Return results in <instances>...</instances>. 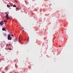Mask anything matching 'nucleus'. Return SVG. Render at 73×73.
<instances>
[{"label":"nucleus","mask_w":73,"mask_h":73,"mask_svg":"<svg viewBox=\"0 0 73 73\" xmlns=\"http://www.w3.org/2000/svg\"><path fill=\"white\" fill-rule=\"evenodd\" d=\"M19 42H21L20 40H19Z\"/></svg>","instance_id":"nucleus-17"},{"label":"nucleus","mask_w":73,"mask_h":73,"mask_svg":"<svg viewBox=\"0 0 73 73\" xmlns=\"http://www.w3.org/2000/svg\"><path fill=\"white\" fill-rule=\"evenodd\" d=\"M8 15H9L8 14H7L6 16H5V17H6V19H9V17H8Z\"/></svg>","instance_id":"nucleus-3"},{"label":"nucleus","mask_w":73,"mask_h":73,"mask_svg":"<svg viewBox=\"0 0 73 73\" xmlns=\"http://www.w3.org/2000/svg\"><path fill=\"white\" fill-rule=\"evenodd\" d=\"M16 9H19V7H17Z\"/></svg>","instance_id":"nucleus-11"},{"label":"nucleus","mask_w":73,"mask_h":73,"mask_svg":"<svg viewBox=\"0 0 73 73\" xmlns=\"http://www.w3.org/2000/svg\"><path fill=\"white\" fill-rule=\"evenodd\" d=\"M5 14H7V13H6Z\"/></svg>","instance_id":"nucleus-18"},{"label":"nucleus","mask_w":73,"mask_h":73,"mask_svg":"<svg viewBox=\"0 0 73 73\" xmlns=\"http://www.w3.org/2000/svg\"><path fill=\"white\" fill-rule=\"evenodd\" d=\"M3 21H4V22L5 23H6L7 22V21L5 20Z\"/></svg>","instance_id":"nucleus-10"},{"label":"nucleus","mask_w":73,"mask_h":73,"mask_svg":"<svg viewBox=\"0 0 73 73\" xmlns=\"http://www.w3.org/2000/svg\"><path fill=\"white\" fill-rule=\"evenodd\" d=\"M13 7H16V5H13Z\"/></svg>","instance_id":"nucleus-8"},{"label":"nucleus","mask_w":73,"mask_h":73,"mask_svg":"<svg viewBox=\"0 0 73 73\" xmlns=\"http://www.w3.org/2000/svg\"><path fill=\"white\" fill-rule=\"evenodd\" d=\"M2 73H4V72L3 71L2 72Z\"/></svg>","instance_id":"nucleus-13"},{"label":"nucleus","mask_w":73,"mask_h":73,"mask_svg":"<svg viewBox=\"0 0 73 73\" xmlns=\"http://www.w3.org/2000/svg\"><path fill=\"white\" fill-rule=\"evenodd\" d=\"M28 40H29V38L27 39V41H28Z\"/></svg>","instance_id":"nucleus-15"},{"label":"nucleus","mask_w":73,"mask_h":73,"mask_svg":"<svg viewBox=\"0 0 73 73\" xmlns=\"http://www.w3.org/2000/svg\"><path fill=\"white\" fill-rule=\"evenodd\" d=\"M3 24H4V21H1L0 23V25H1V26L3 25Z\"/></svg>","instance_id":"nucleus-2"},{"label":"nucleus","mask_w":73,"mask_h":73,"mask_svg":"<svg viewBox=\"0 0 73 73\" xmlns=\"http://www.w3.org/2000/svg\"><path fill=\"white\" fill-rule=\"evenodd\" d=\"M4 36H6V35H7V34L6 33H4Z\"/></svg>","instance_id":"nucleus-7"},{"label":"nucleus","mask_w":73,"mask_h":73,"mask_svg":"<svg viewBox=\"0 0 73 73\" xmlns=\"http://www.w3.org/2000/svg\"><path fill=\"white\" fill-rule=\"evenodd\" d=\"M12 37H11V35L8 34L7 35V39L9 40H12Z\"/></svg>","instance_id":"nucleus-1"},{"label":"nucleus","mask_w":73,"mask_h":73,"mask_svg":"<svg viewBox=\"0 0 73 73\" xmlns=\"http://www.w3.org/2000/svg\"><path fill=\"white\" fill-rule=\"evenodd\" d=\"M9 50H11L10 49H9Z\"/></svg>","instance_id":"nucleus-20"},{"label":"nucleus","mask_w":73,"mask_h":73,"mask_svg":"<svg viewBox=\"0 0 73 73\" xmlns=\"http://www.w3.org/2000/svg\"><path fill=\"white\" fill-rule=\"evenodd\" d=\"M7 6L8 8L10 7V5H7Z\"/></svg>","instance_id":"nucleus-5"},{"label":"nucleus","mask_w":73,"mask_h":73,"mask_svg":"<svg viewBox=\"0 0 73 73\" xmlns=\"http://www.w3.org/2000/svg\"><path fill=\"white\" fill-rule=\"evenodd\" d=\"M24 30H23L22 31V32H24Z\"/></svg>","instance_id":"nucleus-16"},{"label":"nucleus","mask_w":73,"mask_h":73,"mask_svg":"<svg viewBox=\"0 0 73 73\" xmlns=\"http://www.w3.org/2000/svg\"><path fill=\"white\" fill-rule=\"evenodd\" d=\"M2 31H6V30H5V29L4 28H3L2 29Z\"/></svg>","instance_id":"nucleus-6"},{"label":"nucleus","mask_w":73,"mask_h":73,"mask_svg":"<svg viewBox=\"0 0 73 73\" xmlns=\"http://www.w3.org/2000/svg\"><path fill=\"white\" fill-rule=\"evenodd\" d=\"M1 56V54H0V57Z\"/></svg>","instance_id":"nucleus-19"},{"label":"nucleus","mask_w":73,"mask_h":73,"mask_svg":"<svg viewBox=\"0 0 73 73\" xmlns=\"http://www.w3.org/2000/svg\"><path fill=\"white\" fill-rule=\"evenodd\" d=\"M9 4L11 7H12L13 6V4L11 3H9Z\"/></svg>","instance_id":"nucleus-4"},{"label":"nucleus","mask_w":73,"mask_h":73,"mask_svg":"<svg viewBox=\"0 0 73 73\" xmlns=\"http://www.w3.org/2000/svg\"><path fill=\"white\" fill-rule=\"evenodd\" d=\"M16 11H17V9H16Z\"/></svg>","instance_id":"nucleus-14"},{"label":"nucleus","mask_w":73,"mask_h":73,"mask_svg":"<svg viewBox=\"0 0 73 73\" xmlns=\"http://www.w3.org/2000/svg\"><path fill=\"white\" fill-rule=\"evenodd\" d=\"M11 35L12 36H14L13 35Z\"/></svg>","instance_id":"nucleus-12"},{"label":"nucleus","mask_w":73,"mask_h":73,"mask_svg":"<svg viewBox=\"0 0 73 73\" xmlns=\"http://www.w3.org/2000/svg\"><path fill=\"white\" fill-rule=\"evenodd\" d=\"M16 39L15 38L14 39V42H16Z\"/></svg>","instance_id":"nucleus-9"}]
</instances>
